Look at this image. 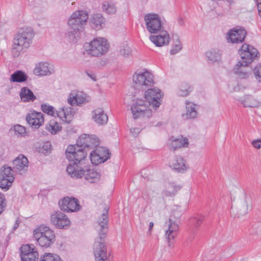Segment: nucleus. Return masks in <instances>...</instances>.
Here are the masks:
<instances>
[{
    "label": "nucleus",
    "mask_w": 261,
    "mask_h": 261,
    "mask_svg": "<svg viewBox=\"0 0 261 261\" xmlns=\"http://www.w3.org/2000/svg\"><path fill=\"white\" fill-rule=\"evenodd\" d=\"M65 154L70 163L68 166L74 167L76 170L81 168L79 165L84 163L87 155V151L76 145H69L65 151Z\"/></svg>",
    "instance_id": "nucleus-3"
},
{
    "label": "nucleus",
    "mask_w": 261,
    "mask_h": 261,
    "mask_svg": "<svg viewBox=\"0 0 261 261\" xmlns=\"http://www.w3.org/2000/svg\"><path fill=\"white\" fill-rule=\"evenodd\" d=\"M40 261H62L61 257L56 254L45 253L40 257Z\"/></svg>",
    "instance_id": "nucleus-41"
},
{
    "label": "nucleus",
    "mask_w": 261,
    "mask_h": 261,
    "mask_svg": "<svg viewBox=\"0 0 261 261\" xmlns=\"http://www.w3.org/2000/svg\"><path fill=\"white\" fill-rule=\"evenodd\" d=\"M58 203L60 209L67 213L77 212L81 208L78 199L72 197H65Z\"/></svg>",
    "instance_id": "nucleus-14"
},
{
    "label": "nucleus",
    "mask_w": 261,
    "mask_h": 261,
    "mask_svg": "<svg viewBox=\"0 0 261 261\" xmlns=\"http://www.w3.org/2000/svg\"><path fill=\"white\" fill-rule=\"evenodd\" d=\"M252 145L256 149H260L261 148V140L258 139L253 140L252 143Z\"/></svg>",
    "instance_id": "nucleus-48"
},
{
    "label": "nucleus",
    "mask_w": 261,
    "mask_h": 261,
    "mask_svg": "<svg viewBox=\"0 0 261 261\" xmlns=\"http://www.w3.org/2000/svg\"><path fill=\"white\" fill-rule=\"evenodd\" d=\"M227 3V8H229V7L232 4L234 3V1L233 0H224V1H220V3Z\"/></svg>",
    "instance_id": "nucleus-53"
},
{
    "label": "nucleus",
    "mask_w": 261,
    "mask_h": 261,
    "mask_svg": "<svg viewBox=\"0 0 261 261\" xmlns=\"http://www.w3.org/2000/svg\"><path fill=\"white\" fill-rule=\"evenodd\" d=\"M74 112L71 107H63L58 111L57 116L59 117L63 121L70 123L73 117Z\"/></svg>",
    "instance_id": "nucleus-28"
},
{
    "label": "nucleus",
    "mask_w": 261,
    "mask_h": 261,
    "mask_svg": "<svg viewBox=\"0 0 261 261\" xmlns=\"http://www.w3.org/2000/svg\"><path fill=\"white\" fill-rule=\"evenodd\" d=\"M176 44H175L171 49L170 51V53L171 55H175L178 52H179L182 48V45L179 41L178 38H177L176 40Z\"/></svg>",
    "instance_id": "nucleus-46"
},
{
    "label": "nucleus",
    "mask_w": 261,
    "mask_h": 261,
    "mask_svg": "<svg viewBox=\"0 0 261 261\" xmlns=\"http://www.w3.org/2000/svg\"><path fill=\"white\" fill-rule=\"evenodd\" d=\"M120 53L125 56V55H128L130 53V50H129V48H123L122 49H121L120 50Z\"/></svg>",
    "instance_id": "nucleus-52"
},
{
    "label": "nucleus",
    "mask_w": 261,
    "mask_h": 261,
    "mask_svg": "<svg viewBox=\"0 0 261 261\" xmlns=\"http://www.w3.org/2000/svg\"><path fill=\"white\" fill-rule=\"evenodd\" d=\"M160 34L159 35H151L150 40L156 46H162L165 45H168L170 42L169 35L166 31L164 29L159 32Z\"/></svg>",
    "instance_id": "nucleus-23"
},
{
    "label": "nucleus",
    "mask_w": 261,
    "mask_h": 261,
    "mask_svg": "<svg viewBox=\"0 0 261 261\" xmlns=\"http://www.w3.org/2000/svg\"><path fill=\"white\" fill-rule=\"evenodd\" d=\"M14 179L12 169L10 167L4 166L0 169V188L8 190L12 186Z\"/></svg>",
    "instance_id": "nucleus-12"
},
{
    "label": "nucleus",
    "mask_w": 261,
    "mask_h": 261,
    "mask_svg": "<svg viewBox=\"0 0 261 261\" xmlns=\"http://www.w3.org/2000/svg\"><path fill=\"white\" fill-rule=\"evenodd\" d=\"M88 18V15L85 11H76L71 14L68 21L69 28L65 34L70 41L77 42Z\"/></svg>",
    "instance_id": "nucleus-1"
},
{
    "label": "nucleus",
    "mask_w": 261,
    "mask_h": 261,
    "mask_svg": "<svg viewBox=\"0 0 261 261\" xmlns=\"http://www.w3.org/2000/svg\"><path fill=\"white\" fill-rule=\"evenodd\" d=\"M204 217L202 215H197L192 217L190 219V222L195 227H199L202 223Z\"/></svg>",
    "instance_id": "nucleus-45"
},
{
    "label": "nucleus",
    "mask_w": 261,
    "mask_h": 261,
    "mask_svg": "<svg viewBox=\"0 0 261 261\" xmlns=\"http://www.w3.org/2000/svg\"><path fill=\"white\" fill-rule=\"evenodd\" d=\"M10 131H13L15 135L18 136H24L26 133L25 128L19 124H16L13 126Z\"/></svg>",
    "instance_id": "nucleus-42"
},
{
    "label": "nucleus",
    "mask_w": 261,
    "mask_h": 261,
    "mask_svg": "<svg viewBox=\"0 0 261 261\" xmlns=\"http://www.w3.org/2000/svg\"><path fill=\"white\" fill-rule=\"evenodd\" d=\"M93 118L94 121L98 124H106L108 120V117L104 113L101 108H97L93 111Z\"/></svg>",
    "instance_id": "nucleus-31"
},
{
    "label": "nucleus",
    "mask_w": 261,
    "mask_h": 261,
    "mask_svg": "<svg viewBox=\"0 0 261 261\" xmlns=\"http://www.w3.org/2000/svg\"><path fill=\"white\" fill-rule=\"evenodd\" d=\"M53 72V71L49 67L47 62H40L36 65L34 73L37 76H45L49 75Z\"/></svg>",
    "instance_id": "nucleus-27"
},
{
    "label": "nucleus",
    "mask_w": 261,
    "mask_h": 261,
    "mask_svg": "<svg viewBox=\"0 0 261 261\" xmlns=\"http://www.w3.org/2000/svg\"><path fill=\"white\" fill-rule=\"evenodd\" d=\"M93 253L95 261H107L108 259L110 253L107 252L105 238L100 239L98 237L96 239L93 245Z\"/></svg>",
    "instance_id": "nucleus-9"
},
{
    "label": "nucleus",
    "mask_w": 261,
    "mask_h": 261,
    "mask_svg": "<svg viewBox=\"0 0 261 261\" xmlns=\"http://www.w3.org/2000/svg\"><path fill=\"white\" fill-rule=\"evenodd\" d=\"M169 223L168 229L166 231L165 236L168 241V245L170 247V241L177 236L179 226L178 223L176 221H173L171 218L169 219Z\"/></svg>",
    "instance_id": "nucleus-24"
},
{
    "label": "nucleus",
    "mask_w": 261,
    "mask_h": 261,
    "mask_svg": "<svg viewBox=\"0 0 261 261\" xmlns=\"http://www.w3.org/2000/svg\"><path fill=\"white\" fill-rule=\"evenodd\" d=\"M180 189V187L179 186L169 185L167 189L163 191L162 194L163 196L165 197H172Z\"/></svg>",
    "instance_id": "nucleus-39"
},
{
    "label": "nucleus",
    "mask_w": 261,
    "mask_h": 261,
    "mask_svg": "<svg viewBox=\"0 0 261 261\" xmlns=\"http://www.w3.org/2000/svg\"><path fill=\"white\" fill-rule=\"evenodd\" d=\"M105 18L99 13L93 14L90 19L91 26L96 30L101 29L105 26Z\"/></svg>",
    "instance_id": "nucleus-30"
},
{
    "label": "nucleus",
    "mask_w": 261,
    "mask_h": 261,
    "mask_svg": "<svg viewBox=\"0 0 261 261\" xmlns=\"http://www.w3.org/2000/svg\"><path fill=\"white\" fill-rule=\"evenodd\" d=\"M153 225H154V223L152 222H151L149 223V230H148L150 232L151 231V229L153 226Z\"/></svg>",
    "instance_id": "nucleus-56"
},
{
    "label": "nucleus",
    "mask_w": 261,
    "mask_h": 261,
    "mask_svg": "<svg viewBox=\"0 0 261 261\" xmlns=\"http://www.w3.org/2000/svg\"><path fill=\"white\" fill-rule=\"evenodd\" d=\"M46 147H47V148L46 149V152H48V151H50V148H51L50 144H46Z\"/></svg>",
    "instance_id": "nucleus-57"
},
{
    "label": "nucleus",
    "mask_w": 261,
    "mask_h": 261,
    "mask_svg": "<svg viewBox=\"0 0 261 261\" xmlns=\"http://www.w3.org/2000/svg\"><path fill=\"white\" fill-rule=\"evenodd\" d=\"M246 35L247 32L243 28L236 27L228 31L226 38L228 43L238 44L244 42Z\"/></svg>",
    "instance_id": "nucleus-13"
},
{
    "label": "nucleus",
    "mask_w": 261,
    "mask_h": 261,
    "mask_svg": "<svg viewBox=\"0 0 261 261\" xmlns=\"http://www.w3.org/2000/svg\"><path fill=\"white\" fill-rule=\"evenodd\" d=\"M144 21L147 31L151 34L158 33L164 30L163 23L157 14H146L144 16Z\"/></svg>",
    "instance_id": "nucleus-8"
},
{
    "label": "nucleus",
    "mask_w": 261,
    "mask_h": 261,
    "mask_svg": "<svg viewBox=\"0 0 261 261\" xmlns=\"http://www.w3.org/2000/svg\"><path fill=\"white\" fill-rule=\"evenodd\" d=\"M19 96L21 100L23 102H33L36 99L32 91L27 87L21 89Z\"/></svg>",
    "instance_id": "nucleus-32"
},
{
    "label": "nucleus",
    "mask_w": 261,
    "mask_h": 261,
    "mask_svg": "<svg viewBox=\"0 0 261 261\" xmlns=\"http://www.w3.org/2000/svg\"><path fill=\"white\" fill-rule=\"evenodd\" d=\"M89 97L85 93L82 92L77 93L75 95L70 94L68 102L71 106H80L83 103L88 102Z\"/></svg>",
    "instance_id": "nucleus-26"
},
{
    "label": "nucleus",
    "mask_w": 261,
    "mask_h": 261,
    "mask_svg": "<svg viewBox=\"0 0 261 261\" xmlns=\"http://www.w3.org/2000/svg\"><path fill=\"white\" fill-rule=\"evenodd\" d=\"M206 56L211 63L219 61L221 58V53L218 49H211L206 53Z\"/></svg>",
    "instance_id": "nucleus-36"
},
{
    "label": "nucleus",
    "mask_w": 261,
    "mask_h": 261,
    "mask_svg": "<svg viewBox=\"0 0 261 261\" xmlns=\"http://www.w3.org/2000/svg\"><path fill=\"white\" fill-rule=\"evenodd\" d=\"M46 129L52 134H55L61 129L60 124L55 121H50L48 125L46 126Z\"/></svg>",
    "instance_id": "nucleus-43"
},
{
    "label": "nucleus",
    "mask_w": 261,
    "mask_h": 261,
    "mask_svg": "<svg viewBox=\"0 0 261 261\" xmlns=\"http://www.w3.org/2000/svg\"><path fill=\"white\" fill-rule=\"evenodd\" d=\"M34 37L31 28H22L19 30L13 39L11 54L14 58L24 53L30 46Z\"/></svg>",
    "instance_id": "nucleus-2"
},
{
    "label": "nucleus",
    "mask_w": 261,
    "mask_h": 261,
    "mask_svg": "<svg viewBox=\"0 0 261 261\" xmlns=\"http://www.w3.org/2000/svg\"><path fill=\"white\" fill-rule=\"evenodd\" d=\"M253 71L257 81L261 83V64L257 65Z\"/></svg>",
    "instance_id": "nucleus-47"
},
{
    "label": "nucleus",
    "mask_w": 261,
    "mask_h": 261,
    "mask_svg": "<svg viewBox=\"0 0 261 261\" xmlns=\"http://www.w3.org/2000/svg\"><path fill=\"white\" fill-rule=\"evenodd\" d=\"M95 146V149L91 152L90 158L92 163L97 165L104 163L109 159L111 156V152L106 147L97 145Z\"/></svg>",
    "instance_id": "nucleus-11"
},
{
    "label": "nucleus",
    "mask_w": 261,
    "mask_h": 261,
    "mask_svg": "<svg viewBox=\"0 0 261 261\" xmlns=\"http://www.w3.org/2000/svg\"><path fill=\"white\" fill-rule=\"evenodd\" d=\"M239 53L241 57V61L245 63V65L251 63L258 54L257 49L246 44L242 46L241 48L239 50Z\"/></svg>",
    "instance_id": "nucleus-15"
},
{
    "label": "nucleus",
    "mask_w": 261,
    "mask_h": 261,
    "mask_svg": "<svg viewBox=\"0 0 261 261\" xmlns=\"http://www.w3.org/2000/svg\"><path fill=\"white\" fill-rule=\"evenodd\" d=\"M192 239H190V241H192Z\"/></svg>",
    "instance_id": "nucleus-59"
},
{
    "label": "nucleus",
    "mask_w": 261,
    "mask_h": 261,
    "mask_svg": "<svg viewBox=\"0 0 261 261\" xmlns=\"http://www.w3.org/2000/svg\"><path fill=\"white\" fill-rule=\"evenodd\" d=\"M188 145L189 142L188 139L181 136L179 138L173 139L170 144V147L171 149L175 150L182 147H188Z\"/></svg>",
    "instance_id": "nucleus-33"
},
{
    "label": "nucleus",
    "mask_w": 261,
    "mask_h": 261,
    "mask_svg": "<svg viewBox=\"0 0 261 261\" xmlns=\"http://www.w3.org/2000/svg\"><path fill=\"white\" fill-rule=\"evenodd\" d=\"M42 111L48 115L56 116L58 111H56L54 107L47 103L42 104L41 106Z\"/></svg>",
    "instance_id": "nucleus-40"
},
{
    "label": "nucleus",
    "mask_w": 261,
    "mask_h": 261,
    "mask_svg": "<svg viewBox=\"0 0 261 261\" xmlns=\"http://www.w3.org/2000/svg\"><path fill=\"white\" fill-rule=\"evenodd\" d=\"M99 140L95 135L82 134L79 137L76 145L87 151V149L89 150L97 146Z\"/></svg>",
    "instance_id": "nucleus-17"
},
{
    "label": "nucleus",
    "mask_w": 261,
    "mask_h": 261,
    "mask_svg": "<svg viewBox=\"0 0 261 261\" xmlns=\"http://www.w3.org/2000/svg\"><path fill=\"white\" fill-rule=\"evenodd\" d=\"M0 205L4 206V207L5 208L6 206V200L5 198V196L4 195L1 194L0 193Z\"/></svg>",
    "instance_id": "nucleus-50"
},
{
    "label": "nucleus",
    "mask_w": 261,
    "mask_h": 261,
    "mask_svg": "<svg viewBox=\"0 0 261 261\" xmlns=\"http://www.w3.org/2000/svg\"><path fill=\"white\" fill-rule=\"evenodd\" d=\"M162 96L163 94L159 89L153 88L149 89L145 92V98L153 108L156 109L161 105L160 99Z\"/></svg>",
    "instance_id": "nucleus-16"
},
{
    "label": "nucleus",
    "mask_w": 261,
    "mask_h": 261,
    "mask_svg": "<svg viewBox=\"0 0 261 261\" xmlns=\"http://www.w3.org/2000/svg\"><path fill=\"white\" fill-rule=\"evenodd\" d=\"M257 1L258 2H259V3L257 5V8H258V11L259 14L261 16V0H257Z\"/></svg>",
    "instance_id": "nucleus-54"
},
{
    "label": "nucleus",
    "mask_w": 261,
    "mask_h": 261,
    "mask_svg": "<svg viewBox=\"0 0 261 261\" xmlns=\"http://www.w3.org/2000/svg\"><path fill=\"white\" fill-rule=\"evenodd\" d=\"M13 170L17 173L23 174L28 170L29 161L27 157L19 155L13 162Z\"/></svg>",
    "instance_id": "nucleus-21"
},
{
    "label": "nucleus",
    "mask_w": 261,
    "mask_h": 261,
    "mask_svg": "<svg viewBox=\"0 0 261 261\" xmlns=\"http://www.w3.org/2000/svg\"><path fill=\"white\" fill-rule=\"evenodd\" d=\"M186 114L185 117L186 119H193L196 117L197 112L195 108V105L192 102H186Z\"/></svg>",
    "instance_id": "nucleus-37"
},
{
    "label": "nucleus",
    "mask_w": 261,
    "mask_h": 261,
    "mask_svg": "<svg viewBox=\"0 0 261 261\" xmlns=\"http://www.w3.org/2000/svg\"><path fill=\"white\" fill-rule=\"evenodd\" d=\"M248 65H245V63L239 61L233 68V72L241 78H247L249 75L250 71Z\"/></svg>",
    "instance_id": "nucleus-29"
},
{
    "label": "nucleus",
    "mask_w": 261,
    "mask_h": 261,
    "mask_svg": "<svg viewBox=\"0 0 261 261\" xmlns=\"http://www.w3.org/2000/svg\"><path fill=\"white\" fill-rule=\"evenodd\" d=\"M133 79L134 83L140 86H150L154 83L153 74L147 70L136 72Z\"/></svg>",
    "instance_id": "nucleus-18"
},
{
    "label": "nucleus",
    "mask_w": 261,
    "mask_h": 261,
    "mask_svg": "<svg viewBox=\"0 0 261 261\" xmlns=\"http://www.w3.org/2000/svg\"><path fill=\"white\" fill-rule=\"evenodd\" d=\"M105 210V212L101 214V217L98 220V224L99 226L98 237H100V239L106 238L108 231L109 208L106 207Z\"/></svg>",
    "instance_id": "nucleus-22"
},
{
    "label": "nucleus",
    "mask_w": 261,
    "mask_h": 261,
    "mask_svg": "<svg viewBox=\"0 0 261 261\" xmlns=\"http://www.w3.org/2000/svg\"><path fill=\"white\" fill-rule=\"evenodd\" d=\"M151 106L148 102L142 99L137 98L133 100L130 107L133 117L135 119L140 118H149L152 116Z\"/></svg>",
    "instance_id": "nucleus-7"
},
{
    "label": "nucleus",
    "mask_w": 261,
    "mask_h": 261,
    "mask_svg": "<svg viewBox=\"0 0 261 261\" xmlns=\"http://www.w3.org/2000/svg\"><path fill=\"white\" fill-rule=\"evenodd\" d=\"M130 132L133 134V135L134 136H136L139 133L140 130L138 128H134L130 129Z\"/></svg>",
    "instance_id": "nucleus-51"
},
{
    "label": "nucleus",
    "mask_w": 261,
    "mask_h": 261,
    "mask_svg": "<svg viewBox=\"0 0 261 261\" xmlns=\"http://www.w3.org/2000/svg\"><path fill=\"white\" fill-rule=\"evenodd\" d=\"M86 73L88 76L92 79L93 81H96V76L94 72L90 70H87L86 71Z\"/></svg>",
    "instance_id": "nucleus-49"
},
{
    "label": "nucleus",
    "mask_w": 261,
    "mask_h": 261,
    "mask_svg": "<svg viewBox=\"0 0 261 261\" xmlns=\"http://www.w3.org/2000/svg\"><path fill=\"white\" fill-rule=\"evenodd\" d=\"M50 221L53 225L58 229H67L71 224L67 216L60 211H54L50 214Z\"/></svg>",
    "instance_id": "nucleus-10"
},
{
    "label": "nucleus",
    "mask_w": 261,
    "mask_h": 261,
    "mask_svg": "<svg viewBox=\"0 0 261 261\" xmlns=\"http://www.w3.org/2000/svg\"><path fill=\"white\" fill-rule=\"evenodd\" d=\"M33 245H24L21 247V261H37L38 252L35 250Z\"/></svg>",
    "instance_id": "nucleus-19"
},
{
    "label": "nucleus",
    "mask_w": 261,
    "mask_h": 261,
    "mask_svg": "<svg viewBox=\"0 0 261 261\" xmlns=\"http://www.w3.org/2000/svg\"><path fill=\"white\" fill-rule=\"evenodd\" d=\"M18 225H19V223L18 222V221L16 220L15 222V223L13 227V229L14 230H16L17 228V227H18Z\"/></svg>",
    "instance_id": "nucleus-55"
},
{
    "label": "nucleus",
    "mask_w": 261,
    "mask_h": 261,
    "mask_svg": "<svg viewBox=\"0 0 261 261\" xmlns=\"http://www.w3.org/2000/svg\"><path fill=\"white\" fill-rule=\"evenodd\" d=\"M34 237L42 247H49L55 241L54 231L49 227L41 225L34 230Z\"/></svg>",
    "instance_id": "nucleus-5"
},
{
    "label": "nucleus",
    "mask_w": 261,
    "mask_h": 261,
    "mask_svg": "<svg viewBox=\"0 0 261 261\" xmlns=\"http://www.w3.org/2000/svg\"><path fill=\"white\" fill-rule=\"evenodd\" d=\"M26 120L32 128L38 129L44 123V119L42 113L33 111L27 114Z\"/></svg>",
    "instance_id": "nucleus-20"
},
{
    "label": "nucleus",
    "mask_w": 261,
    "mask_h": 261,
    "mask_svg": "<svg viewBox=\"0 0 261 261\" xmlns=\"http://www.w3.org/2000/svg\"><path fill=\"white\" fill-rule=\"evenodd\" d=\"M245 107L254 108L261 106V102L250 95L246 96L242 101Z\"/></svg>",
    "instance_id": "nucleus-38"
},
{
    "label": "nucleus",
    "mask_w": 261,
    "mask_h": 261,
    "mask_svg": "<svg viewBox=\"0 0 261 261\" xmlns=\"http://www.w3.org/2000/svg\"><path fill=\"white\" fill-rule=\"evenodd\" d=\"M178 21H179V24L180 25H182V20L181 19H179Z\"/></svg>",
    "instance_id": "nucleus-58"
},
{
    "label": "nucleus",
    "mask_w": 261,
    "mask_h": 261,
    "mask_svg": "<svg viewBox=\"0 0 261 261\" xmlns=\"http://www.w3.org/2000/svg\"><path fill=\"white\" fill-rule=\"evenodd\" d=\"M87 53L93 57H100L108 50L109 44L104 38H96L84 45Z\"/></svg>",
    "instance_id": "nucleus-6"
},
{
    "label": "nucleus",
    "mask_w": 261,
    "mask_h": 261,
    "mask_svg": "<svg viewBox=\"0 0 261 261\" xmlns=\"http://www.w3.org/2000/svg\"><path fill=\"white\" fill-rule=\"evenodd\" d=\"M170 166L177 172L184 173L188 168L186 161L181 157L175 156L170 163Z\"/></svg>",
    "instance_id": "nucleus-25"
},
{
    "label": "nucleus",
    "mask_w": 261,
    "mask_h": 261,
    "mask_svg": "<svg viewBox=\"0 0 261 261\" xmlns=\"http://www.w3.org/2000/svg\"><path fill=\"white\" fill-rule=\"evenodd\" d=\"M28 76L22 70H17L11 75L10 81L13 83H23L26 82Z\"/></svg>",
    "instance_id": "nucleus-34"
},
{
    "label": "nucleus",
    "mask_w": 261,
    "mask_h": 261,
    "mask_svg": "<svg viewBox=\"0 0 261 261\" xmlns=\"http://www.w3.org/2000/svg\"><path fill=\"white\" fill-rule=\"evenodd\" d=\"M67 172L71 177L80 178L84 177L85 180L89 183H95L98 182L100 177V173L94 169L88 168L87 167H81L76 170L74 167L68 166L66 169Z\"/></svg>",
    "instance_id": "nucleus-4"
},
{
    "label": "nucleus",
    "mask_w": 261,
    "mask_h": 261,
    "mask_svg": "<svg viewBox=\"0 0 261 261\" xmlns=\"http://www.w3.org/2000/svg\"><path fill=\"white\" fill-rule=\"evenodd\" d=\"M102 9L103 12L109 15L114 14L117 11L116 4L112 1H104L102 5Z\"/></svg>",
    "instance_id": "nucleus-35"
},
{
    "label": "nucleus",
    "mask_w": 261,
    "mask_h": 261,
    "mask_svg": "<svg viewBox=\"0 0 261 261\" xmlns=\"http://www.w3.org/2000/svg\"><path fill=\"white\" fill-rule=\"evenodd\" d=\"M191 91V87L188 84H183L180 86L178 94L181 96H188Z\"/></svg>",
    "instance_id": "nucleus-44"
}]
</instances>
